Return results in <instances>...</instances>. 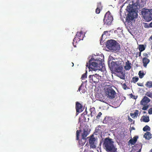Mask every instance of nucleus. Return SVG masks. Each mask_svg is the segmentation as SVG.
<instances>
[{
  "label": "nucleus",
  "instance_id": "47",
  "mask_svg": "<svg viewBox=\"0 0 152 152\" xmlns=\"http://www.w3.org/2000/svg\"><path fill=\"white\" fill-rule=\"evenodd\" d=\"M74 42H72V44H73V46H74V47H76V45H74Z\"/></svg>",
  "mask_w": 152,
  "mask_h": 152
},
{
  "label": "nucleus",
  "instance_id": "34",
  "mask_svg": "<svg viewBox=\"0 0 152 152\" xmlns=\"http://www.w3.org/2000/svg\"><path fill=\"white\" fill-rule=\"evenodd\" d=\"M97 7L101 9H102V6L101 2H98L97 4Z\"/></svg>",
  "mask_w": 152,
  "mask_h": 152
},
{
  "label": "nucleus",
  "instance_id": "40",
  "mask_svg": "<svg viewBox=\"0 0 152 152\" xmlns=\"http://www.w3.org/2000/svg\"><path fill=\"white\" fill-rule=\"evenodd\" d=\"M148 113L150 114H152V108L149 109L148 111Z\"/></svg>",
  "mask_w": 152,
  "mask_h": 152
},
{
  "label": "nucleus",
  "instance_id": "23",
  "mask_svg": "<svg viewBox=\"0 0 152 152\" xmlns=\"http://www.w3.org/2000/svg\"><path fill=\"white\" fill-rule=\"evenodd\" d=\"M78 91L80 92L81 93V92L83 93H85L86 92V90H85L84 87L82 86V84L79 87Z\"/></svg>",
  "mask_w": 152,
  "mask_h": 152
},
{
  "label": "nucleus",
  "instance_id": "29",
  "mask_svg": "<svg viewBox=\"0 0 152 152\" xmlns=\"http://www.w3.org/2000/svg\"><path fill=\"white\" fill-rule=\"evenodd\" d=\"M81 132V130H77L76 131V140H78L79 139V136L80 132Z\"/></svg>",
  "mask_w": 152,
  "mask_h": 152
},
{
  "label": "nucleus",
  "instance_id": "5",
  "mask_svg": "<svg viewBox=\"0 0 152 152\" xmlns=\"http://www.w3.org/2000/svg\"><path fill=\"white\" fill-rule=\"evenodd\" d=\"M142 15L146 21L148 22L152 20V9H146L142 11Z\"/></svg>",
  "mask_w": 152,
  "mask_h": 152
},
{
  "label": "nucleus",
  "instance_id": "46",
  "mask_svg": "<svg viewBox=\"0 0 152 152\" xmlns=\"http://www.w3.org/2000/svg\"><path fill=\"white\" fill-rule=\"evenodd\" d=\"M150 26L152 27V22L150 24Z\"/></svg>",
  "mask_w": 152,
  "mask_h": 152
},
{
  "label": "nucleus",
  "instance_id": "30",
  "mask_svg": "<svg viewBox=\"0 0 152 152\" xmlns=\"http://www.w3.org/2000/svg\"><path fill=\"white\" fill-rule=\"evenodd\" d=\"M151 130L150 128L148 125H146L143 128V130L144 131H149Z\"/></svg>",
  "mask_w": 152,
  "mask_h": 152
},
{
  "label": "nucleus",
  "instance_id": "10",
  "mask_svg": "<svg viewBox=\"0 0 152 152\" xmlns=\"http://www.w3.org/2000/svg\"><path fill=\"white\" fill-rule=\"evenodd\" d=\"M100 76L96 74L90 75L89 76V82L91 83H98L99 81Z\"/></svg>",
  "mask_w": 152,
  "mask_h": 152
},
{
  "label": "nucleus",
  "instance_id": "45",
  "mask_svg": "<svg viewBox=\"0 0 152 152\" xmlns=\"http://www.w3.org/2000/svg\"><path fill=\"white\" fill-rule=\"evenodd\" d=\"M137 84L139 86H142V84L140 83H137Z\"/></svg>",
  "mask_w": 152,
  "mask_h": 152
},
{
  "label": "nucleus",
  "instance_id": "35",
  "mask_svg": "<svg viewBox=\"0 0 152 152\" xmlns=\"http://www.w3.org/2000/svg\"><path fill=\"white\" fill-rule=\"evenodd\" d=\"M87 72L86 73H84L83 74L81 77V79L82 80L84 79L85 78L87 77V75H86Z\"/></svg>",
  "mask_w": 152,
  "mask_h": 152
},
{
  "label": "nucleus",
  "instance_id": "51",
  "mask_svg": "<svg viewBox=\"0 0 152 152\" xmlns=\"http://www.w3.org/2000/svg\"><path fill=\"white\" fill-rule=\"evenodd\" d=\"M151 152H152V149H151Z\"/></svg>",
  "mask_w": 152,
  "mask_h": 152
},
{
  "label": "nucleus",
  "instance_id": "38",
  "mask_svg": "<svg viewBox=\"0 0 152 152\" xmlns=\"http://www.w3.org/2000/svg\"><path fill=\"white\" fill-rule=\"evenodd\" d=\"M84 140V142H82V140H80L79 141V144H80L81 146L85 144V142H86L85 140Z\"/></svg>",
  "mask_w": 152,
  "mask_h": 152
},
{
  "label": "nucleus",
  "instance_id": "39",
  "mask_svg": "<svg viewBox=\"0 0 152 152\" xmlns=\"http://www.w3.org/2000/svg\"><path fill=\"white\" fill-rule=\"evenodd\" d=\"M143 56L145 57L144 58H148V55L147 53H144L143 54Z\"/></svg>",
  "mask_w": 152,
  "mask_h": 152
},
{
  "label": "nucleus",
  "instance_id": "43",
  "mask_svg": "<svg viewBox=\"0 0 152 152\" xmlns=\"http://www.w3.org/2000/svg\"><path fill=\"white\" fill-rule=\"evenodd\" d=\"M138 53H139V52H137V53L136 54V58H137L138 57H140L141 56H139V54Z\"/></svg>",
  "mask_w": 152,
  "mask_h": 152
},
{
  "label": "nucleus",
  "instance_id": "25",
  "mask_svg": "<svg viewBox=\"0 0 152 152\" xmlns=\"http://www.w3.org/2000/svg\"><path fill=\"white\" fill-rule=\"evenodd\" d=\"M101 127L100 126H98L97 127H96L95 129V133H96V135H97L98 134H100V133H101V129H99Z\"/></svg>",
  "mask_w": 152,
  "mask_h": 152
},
{
  "label": "nucleus",
  "instance_id": "32",
  "mask_svg": "<svg viewBox=\"0 0 152 152\" xmlns=\"http://www.w3.org/2000/svg\"><path fill=\"white\" fill-rule=\"evenodd\" d=\"M138 80L139 78L138 77H134L132 78V82H133L134 83H135L138 81Z\"/></svg>",
  "mask_w": 152,
  "mask_h": 152
},
{
  "label": "nucleus",
  "instance_id": "26",
  "mask_svg": "<svg viewBox=\"0 0 152 152\" xmlns=\"http://www.w3.org/2000/svg\"><path fill=\"white\" fill-rule=\"evenodd\" d=\"M90 111L91 112V116L92 117L94 116L96 113L95 108L94 107L91 108L90 109Z\"/></svg>",
  "mask_w": 152,
  "mask_h": 152
},
{
  "label": "nucleus",
  "instance_id": "33",
  "mask_svg": "<svg viewBox=\"0 0 152 152\" xmlns=\"http://www.w3.org/2000/svg\"><path fill=\"white\" fill-rule=\"evenodd\" d=\"M145 95L150 98H152V93L149 92H147L145 94Z\"/></svg>",
  "mask_w": 152,
  "mask_h": 152
},
{
  "label": "nucleus",
  "instance_id": "37",
  "mask_svg": "<svg viewBox=\"0 0 152 152\" xmlns=\"http://www.w3.org/2000/svg\"><path fill=\"white\" fill-rule=\"evenodd\" d=\"M102 115V113L101 112H99L97 115L96 116V119H99L100 117Z\"/></svg>",
  "mask_w": 152,
  "mask_h": 152
},
{
  "label": "nucleus",
  "instance_id": "6",
  "mask_svg": "<svg viewBox=\"0 0 152 152\" xmlns=\"http://www.w3.org/2000/svg\"><path fill=\"white\" fill-rule=\"evenodd\" d=\"M104 89L105 95L107 97L111 99L115 97V96L116 94V92L111 87H106Z\"/></svg>",
  "mask_w": 152,
  "mask_h": 152
},
{
  "label": "nucleus",
  "instance_id": "13",
  "mask_svg": "<svg viewBox=\"0 0 152 152\" xmlns=\"http://www.w3.org/2000/svg\"><path fill=\"white\" fill-rule=\"evenodd\" d=\"M96 139L94 136L92 135L90 137L89 140V143L90 144V147H91L92 148H95L96 146L95 144Z\"/></svg>",
  "mask_w": 152,
  "mask_h": 152
},
{
  "label": "nucleus",
  "instance_id": "18",
  "mask_svg": "<svg viewBox=\"0 0 152 152\" xmlns=\"http://www.w3.org/2000/svg\"><path fill=\"white\" fill-rule=\"evenodd\" d=\"M131 63H130L129 61L127 60L126 63V65L124 66V68L126 70H129L131 68Z\"/></svg>",
  "mask_w": 152,
  "mask_h": 152
},
{
  "label": "nucleus",
  "instance_id": "16",
  "mask_svg": "<svg viewBox=\"0 0 152 152\" xmlns=\"http://www.w3.org/2000/svg\"><path fill=\"white\" fill-rule=\"evenodd\" d=\"M143 66L145 67L147 66V64L150 62V60L146 58H143L142 59Z\"/></svg>",
  "mask_w": 152,
  "mask_h": 152
},
{
  "label": "nucleus",
  "instance_id": "17",
  "mask_svg": "<svg viewBox=\"0 0 152 152\" xmlns=\"http://www.w3.org/2000/svg\"><path fill=\"white\" fill-rule=\"evenodd\" d=\"M138 48L139 49V50L140 51L139 53V56H141V53L145 49V48L144 47V46L143 45H138Z\"/></svg>",
  "mask_w": 152,
  "mask_h": 152
},
{
  "label": "nucleus",
  "instance_id": "49",
  "mask_svg": "<svg viewBox=\"0 0 152 152\" xmlns=\"http://www.w3.org/2000/svg\"><path fill=\"white\" fill-rule=\"evenodd\" d=\"M121 79H124L125 78V77H124V76L123 77H122V78H121Z\"/></svg>",
  "mask_w": 152,
  "mask_h": 152
},
{
  "label": "nucleus",
  "instance_id": "28",
  "mask_svg": "<svg viewBox=\"0 0 152 152\" xmlns=\"http://www.w3.org/2000/svg\"><path fill=\"white\" fill-rule=\"evenodd\" d=\"M145 86L148 88L152 87V82L151 81H148L145 84Z\"/></svg>",
  "mask_w": 152,
  "mask_h": 152
},
{
  "label": "nucleus",
  "instance_id": "31",
  "mask_svg": "<svg viewBox=\"0 0 152 152\" xmlns=\"http://www.w3.org/2000/svg\"><path fill=\"white\" fill-rule=\"evenodd\" d=\"M139 75L140 78H142L144 76V74L143 71H140L139 72Z\"/></svg>",
  "mask_w": 152,
  "mask_h": 152
},
{
  "label": "nucleus",
  "instance_id": "8",
  "mask_svg": "<svg viewBox=\"0 0 152 152\" xmlns=\"http://www.w3.org/2000/svg\"><path fill=\"white\" fill-rule=\"evenodd\" d=\"M94 59L91 58L89 61L88 63H87L86 66L87 67L88 64L89 66L88 68L90 69H91L92 70L96 71L99 69L98 68L99 66L97 63L96 61L94 60Z\"/></svg>",
  "mask_w": 152,
  "mask_h": 152
},
{
  "label": "nucleus",
  "instance_id": "42",
  "mask_svg": "<svg viewBox=\"0 0 152 152\" xmlns=\"http://www.w3.org/2000/svg\"><path fill=\"white\" fill-rule=\"evenodd\" d=\"M130 95H131V96H131V97H132V98H133V99H136V98H137V97H136V96H133V95H132V94H130Z\"/></svg>",
  "mask_w": 152,
  "mask_h": 152
},
{
  "label": "nucleus",
  "instance_id": "52",
  "mask_svg": "<svg viewBox=\"0 0 152 152\" xmlns=\"http://www.w3.org/2000/svg\"><path fill=\"white\" fill-rule=\"evenodd\" d=\"M72 66L74 65V64L73 63H72Z\"/></svg>",
  "mask_w": 152,
  "mask_h": 152
},
{
  "label": "nucleus",
  "instance_id": "44",
  "mask_svg": "<svg viewBox=\"0 0 152 152\" xmlns=\"http://www.w3.org/2000/svg\"><path fill=\"white\" fill-rule=\"evenodd\" d=\"M123 88L124 89H126V88H125L126 87V86L125 84H124L123 85Z\"/></svg>",
  "mask_w": 152,
  "mask_h": 152
},
{
  "label": "nucleus",
  "instance_id": "54",
  "mask_svg": "<svg viewBox=\"0 0 152 152\" xmlns=\"http://www.w3.org/2000/svg\"><path fill=\"white\" fill-rule=\"evenodd\" d=\"M151 49H152V46H151Z\"/></svg>",
  "mask_w": 152,
  "mask_h": 152
},
{
  "label": "nucleus",
  "instance_id": "48",
  "mask_svg": "<svg viewBox=\"0 0 152 152\" xmlns=\"http://www.w3.org/2000/svg\"><path fill=\"white\" fill-rule=\"evenodd\" d=\"M84 152H88V151L87 150L85 149L84 151Z\"/></svg>",
  "mask_w": 152,
  "mask_h": 152
},
{
  "label": "nucleus",
  "instance_id": "53",
  "mask_svg": "<svg viewBox=\"0 0 152 152\" xmlns=\"http://www.w3.org/2000/svg\"><path fill=\"white\" fill-rule=\"evenodd\" d=\"M140 151H137V152H140Z\"/></svg>",
  "mask_w": 152,
  "mask_h": 152
},
{
  "label": "nucleus",
  "instance_id": "7",
  "mask_svg": "<svg viewBox=\"0 0 152 152\" xmlns=\"http://www.w3.org/2000/svg\"><path fill=\"white\" fill-rule=\"evenodd\" d=\"M113 20V18L109 11L107 12L104 15L103 19L104 24L107 25L111 24Z\"/></svg>",
  "mask_w": 152,
  "mask_h": 152
},
{
  "label": "nucleus",
  "instance_id": "41",
  "mask_svg": "<svg viewBox=\"0 0 152 152\" xmlns=\"http://www.w3.org/2000/svg\"><path fill=\"white\" fill-rule=\"evenodd\" d=\"M108 31H104L103 32V34H102V37H103L106 34V33H108Z\"/></svg>",
  "mask_w": 152,
  "mask_h": 152
},
{
  "label": "nucleus",
  "instance_id": "24",
  "mask_svg": "<svg viewBox=\"0 0 152 152\" xmlns=\"http://www.w3.org/2000/svg\"><path fill=\"white\" fill-rule=\"evenodd\" d=\"M143 121L145 122H148L149 121V119L148 116H147L143 115L142 117Z\"/></svg>",
  "mask_w": 152,
  "mask_h": 152
},
{
  "label": "nucleus",
  "instance_id": "50",
  "mask_svg": "<svg viewBox=\"0 0 152 152\" xmlns=\"http://www.w3.org/2000/svg\"><path fill=\"white\" fill-rule=\"evenodd\" d=\"M150 38L152 40V35L151 36Z\"/></svg>",
  "mask_w": 152,
  "mask_h": 152
},
{
  "label": "nucleus",
  "instance_id": "22",
  "mask_svg": "<svg viewBox=\"0 0 152 152\" xmlns=\"http://www.w3.org/2000/svg\"><path fill=\"white\" fill-rule=\"evenodd\" d=\"M145 138L148 140H149L151 137V134L149 132H147L144 135Z\"/></svg>",
  "mask_w": 152,
  "mask_h": 152
},
{
  "label": "nucleus",
  "instance_id": "2",
  "mask_svg": "<svg viewBox=\"0 0 152 152\" xmlns=\"http://www.w3.org/2000/svg\"><path fill=\"white\" fill-rule=\"evenodd\" d=\"M127 11L129 12L126 18V21L128 23L131 22L134 18L137 17V13L133 9V7L131 5H129L127 7Z\"/></svg>",
  "mask_w": 152,
  "mask_h": 152
},
{
  "label": "nucleus",
  "instance_id": "20",
  "mask_svg": "<svg viewBox=\"0 0 152 152\" xmlns=\"http://www.w3.org/2000/svg\"><path fill=\"white\" fill-rule=\"evenodd\" d=\"M102 59L99 58H97L96 59H94V61H96L99 67H100L101 66H102Z\"/></svg>",
  "mask_w": 152,
  "mask_h": 152
},
{
  "label": "nucleus",
  "instance_id": "12",
  "mask_svg": "<svg viewBox=\"0 0 152 152\" xmlns=\"http://www.w3.org/2000/svg\"><path fill=\"white\" fill-rule=\"evenodd\" d=\"M75 108L76 112L79 113L83 111V108L82 105L78 102H76Z\"/></svg>",
  "mask_w": 152,
  "mask_h": 152
},
{
  "label": "nucleus",
  "instance_id": "21",
  "mask_svg": "<svg viewBox=\"0 0 152 152\" xmlns=\"http://www.w3.org/2000/svg\"><path fill=\"white\" fill-rule=\"evenodd\" d=\"M139 114V111L137 110H135L134 113H131L130 115L133 118L137 117Z\"/></svg>",
  "mask_w": 152,
  "mask_h": 152
},
{
  "label": "nucleus",
  "instance_id": "27",
  "mask_svg": "<svg viewBox=\"0 0 152 152\" xmlns=\"http://www.w3.org/2000/svg\"><path fill=\"white\" fill-rule=\"evenodd\" d=\"M110 118L106 117L103 121V123L104 124H106L108 123L109 121L110 120Z\"/></svg>",
  "mask_w": 152,
  "mask_h": 152
},
{
  "label": "nucleus",
  "instance_id": "19",
  "mask_svg": "<svg viewBox=\"0 0 152 152\" xmlns=\"http://www.w3.org/2000/svg\"><path fill=\"white\" fill-rule=\"evenodd\" d=\"M88 134L89 133L87 131H86L85 129H84L83 132L81 135L82 139L85 140L86 137Z\"/></svg>",
  "mask_w": 152,
  "mask_h": 152
},
{
  "label": "nucleus",
  "instance_id": "14",
  "mask_svg": "<svg viewBox=\"0 0 152 152\" xmlns=\"http://www.w3.org/2000/svg\"><path fill=\"white\" fill-rule=\"evenodd\" d=\"M87 116V113H84L81 115V116L80 118H79V122H86V116Z\"/></svg>",
  "mask_w": 152,
  "mask_h": 152
},
{
  "label": "nucleus",
  "instance_id": "1",
  "mask_svg": "<svg viewBox=\"0 0 152 152\" xmlns=\"http://www.w3.org/2000/svg\"><path fill=\"white\" fill-rule=\"evenodd\" d=\"M112 139L109 137L105 138L103 141V146L107 152H116L117 149L113 144Z\"/></svg>",
  "mask_w": 152,
  "mask_h": 152
},
{
  "label": "nucleus",
  "instance_id": "9",
  "mask_svg": "<svg viewBox=\"0 0 152 152\" xmlns=\"http://www.w3.org/2000/svg\"><path fill=\"white\" fill-rule=\"evenodd\" d=\"M150 99L147 97L144 96L140 102V104L143 106L142 109L143 110H146L149 107L148 103L150 101Z\"/></svg>",
  "mask_w": 152,
  "mask_h": 152
},
{
  "label": "nucleus",
  "instance_id": "4",
  "mask_svg": "<svg viewBox=\"0 0 152 152\" xmlns=\"http://www.w3.org/2000/svg\"><path fill=\"white\" fill-rule=\"evenodd\" d=\"M112 70L118 73H121L123 68L119 61H112L111 63Z\"/></svg>",
  "mask_w": 152,
  "mask_h": 152
},
{
  "label": "nucleus",
  "instance_id": "3",
  "mask_svg": "<svg viewBox=\"0 0 152 152\" xmlns=\"http://www.w3.org/2000/svg\"><path fill=\"white\" fill-rule=\"evenodd\" d=\"M106 47L112 51L118 52L120 49V47L117 42L114 40H108L106 44Z\"/></svg>",
  "mask_w": 152,
  "mask_h": 152
},
{
  "label": "nucleus",
  "instance_id": "15",
  "mask_svg": "<svg viewBox=\"0 0 152 152\" xmlns=\"http://www.w3.org/2000/svg\"><path fill=\"white\" fill-rule=\"evenodd\" d=\"M138 138V137L137 136H135L133 137L132 139L130 140L129 141V142L132 145H134L136 143Z\"/></svg>",
  "mask_w": 152,
  "mask_h": 152
},
{
  "label": "nucleus",
  "instance_id": "36",
  "mask_svg": "<svg viewBox=\"0 0 152 152\" xmlns=\"http://www.w3.org/2000/svg\"><path fill=\"white\" fill-rule=\"evenodd\" d=\"M101 10L102 9L100 8H98L97 7L95 10V12L96 13L98 14L100 13V11H101Z\"/></svg>",
  "mask_w": 152,
  "mask_h": 152
},
{
  "label": "nucleus",
  "instance_id": "11",
  "mask_svg": "<svg viewBox=\"0 0 152 152\" xmlns=\"http://www.w3.org/2000/svg\"><path fill=\"white\" fill-rule=\"evenodd\" d=\"M84 37L83 33L82 31H80V32H77L76 34L75 38L73 39L74 42L75 41L76 39L77 38L79 41L81 40H83Z\"/></svg>",
  "mask_w": 152,
  "mask_h": 152
}]
</instances>
